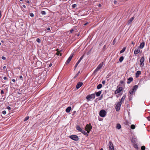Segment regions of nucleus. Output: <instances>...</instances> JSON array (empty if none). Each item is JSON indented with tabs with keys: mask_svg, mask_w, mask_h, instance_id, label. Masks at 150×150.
Wrapping results in <instances>:
<instances>
[{
	"mask_svg": "<svg viewBox=\"0 0 150 150\" xmlns=\"http://www.w3.org/2000/svg\"><path fill=\"white\" fill-rule=\"evenodd\" d=\"M146 147L145 146H142L141 147V149L142 150H145V149Z\"/></svg>",
	"mask_w": 150,
	"mask_h": 150,
	"instance_id": "obj_33",
	"label": "nucleus"
},
{
	"mask_svg": "<svg viewBox=\"0 0 150 150\" xmlns=\"http://www.w3.org/2000/svg\"><path fill=\"white\" fill-rule=\"evenodd\" d=\"M122 90V87H120L117 89L115 91V94H117L120 93Z\"/></svg>",
	"mask_w": 150,
	"mask_h": 150,
	"instance_id": "obj_10",
	"label": "nucleus"
},
{
	"mask_svg": "<svg viewBox=\"0 0 150 150\" xmlns=\"http://www.w3.org/2000/svg\"><path fill=\"white\" fill-rule=\"evenodd\" d=\"M122 104L119 102L115 106V109L117 111H118L120 110V106Z\"/></svg>",
	"mask_w": 150,
	"mask_h": 150,
	"instance_id": "obj_6",
	"label": "nucleus"
},
{
	"mask_svg": "<svg viewBox=\"0 0 150 150\" xmlns=\"http://www.w3.org/2000/svg\"><path fill=\"white\" fill-rule=\"evenodd\" d=\"M116 128L117 129H119L121 128V126L120 124L117 123V124Z\"/></svg>",
	"mask_w": 150,
	"mask_h": 150,
	"instance_id": "obj_23",
	"label": "nucleus"
},
{
	"mask_svg": "<svg viewBox=\"0 0 150 150\" xmlns=\"http://www.w3.org/2000/svg\"><path fill=\"white\" fill-rule=\"evenodd\" d=\"M73 31L74 30L73 29H71L70 30V32L71 33H72Z\"/></svg>",
	"mask_w": 150,
	"mask_h": 150,
	"instance_id": "obj_52",
	"label": "nucleus"
},
{
	"mask_svg": "<svg viewBox=\"0 0 150 150\" xmlns=\"http://www.w3.org/2000/svg\"><path fill=\"white\" fill-rule=\"evenodd\" d=\"M36 41L38 42V43H40L41 42V40L39 38L37 39Z\"/></svg>",
	"mask_w": 150,
	"mask_h": 150,
	"instance_id": "obj_35",
	"label": "nucleus"
},
{
	"mask_svg": "<svg viewBox=\"0 0 150 150\" xmlns=\"http://www.w3.org/2000/svg\"><path fill=\"white\" fill-rule=\"evenodd\" d=\"M88 22L86 23H85V24H84V25H86L88 24Z\"/></svg>",
	"mask_w": 150,
	"mask_h": 150,
	"instance_id": "obj_61",
	"label": "nucleus"
},
{
	"mask_svg": "<svg viewBox=\"0 0 150 150\" xmlns=\"http://www.w3.org/2000/svg\"><path fill=\"white\" fill-rule=\"evenodd\" d=\"M127 84L130 83L131 81H133V78L132 77H130L129 78L127 79Z\"/></svg>",
	"mask_w": 150,
	"mask_h": 150,
	"instance_id": "obj_12",
	"label": "nucleus"
},
{
	"mask_svg": "<svg viewBox=\"0 0 150 150\" xmlns=\"http://www.w3.org/2000/svg\"><path fill=\"white\" fill-rule=\"evenodd\" d=\"M103 65V62L100 63L97 67L95 69L93 72V74H96L97 72L102 67Z\"/></svg>",
	"mask_w": 150,
	"mask_h": 150,
	"instance_id": "obj_1",
	"label": "nucleus"
},
{
	"mask_svg": "<svg viewBox=\"0 0 150 150\" xmlns=\"http://www.w3.org/2000/svg\"><path fill=\"white\" fill-rule=\"evenodd\" d=\"M114 4H116L117 3V1H114Z\"/></svg>",
	"mask_w": 150,
	"mask_h": 150,
	"instance_id": "obj_58",
	"label": "nucleus"
},
{
	"mask_svg": "<svg viewBox=\"0 0 150 150\" xmlns=\"http://www.w3.org/2000/svg\"><path fill=\"white\" fill-rule=\"evenodd\" d=\"M81 132L83 134L86 136H88V132H86V131L83 130L82 131V132Z\"/></svg>",
	"mask_w": 150,
	"mask_h": 150,
	"instance_id": "obj_22",
	"label": "nucleus"
},
{
	"mask_svg": "<svg viewBox=\"0 0 150 150\" xmlns=\"http://www.w3.org/2000/svg\"><path fill=\"white\" fill-rule=\"evenodd\" d=\"M84 55H83L80 58V59L78 61H79L80 62H81V60L83 59V57Z\"/></svg>",
	"mask_w": 150,
	"mask_h": 150,
	"instance_id": "obj_37",
	"label": "nucleus"
},
{
	"mask_svg": "<svg viewBox=\"0 0 150 150\" xmlns=\"http://www.w3.org/2000/svg\"><path fill=\"white\" fill-rule=\"evenodd\" d=\"M140 50L139 48H136L134 51V54H138L140 52Z\"/></svg>",
	"mask_w": 150,
	"mask_h": 150,
	"instance_id": "obj_14",
	"label": "nucleus"
},
{
	"mask_svg": "<svg viewBox=\"0 0 150 150\" xmlns=\"http://www.w3.org/2000/svg\"><path fill=\"white\" fill-rule=\"evenodd\" d=\"M147 119L149 121H150V117L148 116L147 117Z\"/></svg>",
	"mask_w": 150,
	"mask_h": 150,
	"instance_id": "obj_46",
	"label": "nucleus"
},
{
	"mask_svg": "<svg viewBox=\"0 0 150 150\" xmlns=\"http://www.w3.org/2000/svg\"><path fill=\"white\" fill-rule=\"evenodd\" d=\"M115 39H114L113 40V45L115 43Z\"/></svg>",
	"mask_w": 150,
	"mask_h": 150,
	"instance_id": "obj_51",
	"label": "nucleus"
},
{
	"mask_svg": "<svg viewBox=\"0 0 150 150\" xmlns=\"http://www.w3.org/2000/svg\"><path fill=\"white\" fill-rule=\"evenodd\" d=\"M12 81L13 82H15V79H13L12 80Z\"/></svg>",
	"mask_w": 150,
	"mask_h": 150,
	"instance_id": "obj_59",
	"label": "nucleus"
},
{
	"mask_svg": "<svg viewBox=\"0 0 150 150\" xmlns=\"http://www.w3.org/2000/svg\"><path fill=\"white\" fill-rule=\"evenodd\" d=\"M73 56V54H71L69 57L68 59L67 60V61L66 62L65 64L66 65H67L71 61V59Z\"/></svg>",
	"mask_w": 150,
	"mask_h": 150,
	"instance_id": "obj_7",
	"label": "nucleus"
},
{
	"mask_svg": "<svg viewBox=\"0 0 150 150\" xmlns=\"http://www.w3.org/2000/svg\"><path fill=\"white\" fill-rule=\"evenodd\" d=\"M138 86L137 85H135L132 88V89L133 91H134L135 92L136 91V90L138 88Z\"/></svg>",
	"mask_w": 150,
	"mask_h": 150,
	"instance_id": "obj_17",
	"label": "nucleus"
},
{
	"mask_svg": "<svg viewBox=\"0 0 150 150\" xmlns=\"http://www.w3.org/2000/svg\"><path fill=\"white\" fill-rule=\"evenodd\" d=\"M100 150H103V149L102 148H101Z\"/></svg>",
	"mask_w": 150,
	"mask_h": 150,
	"instance_id": "obj_64",
	"label": "nucleus"
},
{
	"mask_svg": "<svg viewBox=\"0 0 150 150\" xmlns=\"http://www.w3.org/2000/svg\"><path fill=\"white\" fill-rule=\"evenodd\" d=\"M69 137L71 139L75 141H77L79 140L78 137L76 135H71Z\"/></svg>",
	"mask_w": 150,
	"mask_h": 150,
	"instance_id": "obj_5",
	"label": "nucleus"
},
{
	"mask_svg": "<svg viewBox=\"0 0 150 150\" xmlns=\"http://www.w3.org/2000/svg\"><path fill=\"white\" fill-rule=\"evenodd\" d=\"M120 83L121 84H123L124 83V81H120Z\"/></svg>",
	"mask_w": 150,
	"mask_h": 150,
	"instance_id": "obj_49",
	"label": "nucleus"
},
{
	"mask_svg": "<svg viewBox=\"0 0 150 150\" xmlns=\"http://www.w3.org/2000/svg\"><path fill=\"white\" fill-rule=\"evenodd\" d=\"M47 30H50V27H48L47 28Z\"/></svg>",
	"mask_w": 150,
	"mask_h": 150,
	"instance_id": "obj_57",
	"label": "nucleus"
},
{
	"mask_svg": "<svg viewBox=\"0 0 150 150\" xmlns=\"http://www.w3.org/2000/svg\"><path fill=\"white\" fill-rule=\"evenodd\" d=\"M41 14L43 15H45L46 14V12L45 11H42L41 12Z\"/></svg>",
	"mask_w": 150,
	"mask_h": 150,
	"instance_id": "obj_34",
	"label": "nucleus"
},
{
	"mask_svg": "<svg viewBox=\"0 0 150 150\" xmlns=\"http://www.w3.org/2000/svg\"><path fill=\"white\" fill-rule=\"evenodd\" d=\"M95 96L94 93L92 94L91 95H88L86 97V99L88 101L90 100L91 99H94L95 98Z\"/></svg>",
	"mask_w": 150,
	"mask_h": 150,
	"instance_id": "obj_3",
	"label": "nucleus"
},
{
	"mask_svg": "<svg viewBox=\"0 0 150 150\" xmlns=\"http://www.w3.org/2000/svg\"><path fill=\"white\" fill-rule=\"evenodd\" d=\"M56 51H57L56 54L57 55H59V54L62 51V50H60V51H59V49H58L56 50Z\"/></svg>",
	"mask_w": 150,
	"mask_h": 150,
	"instance_id": "obj_26",
	"label": "nucleus"
},
{
	"mask_svg": "<svg viewBox=\"0 0 150 150\" xmlns=\"http://www.w3.org/2000/svg\"><path fill=\"white\" fill-rule=\"evenodd\" d=\"M129 100H132V97L131 96V95H129Z\"/></svg>",
	"mask_w": 150,
	"mask_h": 150,
	"instance_id": "obj_39",
	"label": "nucleus"
},
{
	"mask_svg": "<svg viewBox=\"0 0 150 150\" xmlns=\"http://www.w3.org/2000/svg\"><path fill=\"white\" fill-rule=\"evenodd\" d=\"M102 93L101 91H99L98 92H95V93L97 96H99Z\"/></svg>",
	"mask_w": 150,
	"mask_h": 150,
	"instance_id": "obj_19",
	"label": "nucleus"
},
{
	"mask_svg": "<svg viewBox=\"0 0 150 150\" xmlns=\"http://www.w3.org/2000/svg\"><path fill=\"white\" fill-rule=\"evenodd\" d=\"M52 64L50 63V64H49V67H51L52 66Z\"/></svg>",
	"mask_w": 150,
	"mask_h": 150,
	"instance_id": "obj_55",
	"label": "nucleus"
},
{
	"mask_svg": "<svg viewBox=\"0 0 150 150\" xmlns=\"http://www.w3.org/2000/svg\"><path fill=\"white\" fill-rule=\"evenodd\" d=\"M29 117L28 116L26 117L24 120V121H27L29 119Z\"/></svg>",
	"mask_w": 150,
	"mask_h": 150,
	"instance_id": "obj_36",
	"label": "nucleus"
},
{
	"mask_svg": "<svg viewBox=\"0 0 150 150\" xmlns=\"http://www.w3.org/2000/svg\"><path fill=\"white\" fill-rule=\"evenodd\" d=\"M6 68V67L5 66H4L3 67V69H4Z\"/></svg>",
	"mask_w": 150,
	"mask_h": 150,
	"instance_id": "obj_60",
	"label": "nucleus"
},
{
	"mask_svg": "<svg viewBox=\"0 0 150 150\" xmlns=\"http://www.w3.org/2000/svg\"><path fill=\"white\" fill-rule=\"evenodd\" d=\"M92 127L91 125V124L89 125L87 124L85 127V130L87 131L88 133H89L92 129Z\"/></svg>",
	"mask_w": 150,
	"mask_h": 150,
	"instance_id": "obj_2",
	"label": "nucleus"
},
{
	"mask_svg": "<svg viewBox=\"0 0 150 150\" xmlns=\"http://www.w3.org/2000/svg\"><path fill=\"white\" fill-rule=\"evenodd\" d=\"M126 97V95L125 94H124V96L121 98L120 101L119 102H120V103L122 104V102L124 101Z\"/></svg>",
	"mask_w": 150,
	"mask_h": 150,
	"instance_id": "obj_13",
	"label": "nucleus"
},
{
	"mask_svg": "<svg viewBox=\"0 0 150 150\" xmlns=\"http://www.w3.org/2000/svg\"><path fill=\"white\" fill-rule=\"evenodd\" d=\"M30 16L31 17H33L34 16V14L33 13H31L30 14Z\"/></svg>",
	"mask_w": 150,
	"mask_h": 150,
	"instance_id": "obj_40",
	"label": "nucleus"
},
{
	"mask_svg": "<svg viewBox=\"0 0 150 150\" xmlns=\"http://www.w3.org/2000/svg\"><path fill=\"white\" fill-rule=\"evenodd\" d=\"M22 6L23 7L25 8H26V6L25 5H22Z\"/></svg>",
	"mask_w": 150,
	"mask_h": 150,
	"instance_id": "obj_53",
	"label": "nucleus"
},
{
	"mask_svg": "<svg viewBox=\"0 0 150 150\" xmlns=\"http://www.w3.org/2000/svg\"><path fill=\"white\" fill-rule=\"evenodd\" d=\"M98 6H99V7H100V6H101V4H99V5Z\"/></svg>",
	"mask_w": 150,
	"mask_h": 150,
	"instance_id": "obj_63",
	"label": "nucleus"
},
{
	"mask_svg": "<svg viewBox=\"0 0 150 150\" xmlns=\"http://www.w3.org/2000/svg\"><path fill=\"white\" fill-rule=\"evenodd\" d=\"M106 46L105 45H104V46L103 47V50H104L106 48Z\"/></svg>",
	"mask_w": 150,
	"mask_h": 150,
	"instance_id": "obj_43",
	"label": "nucleus"
},
{
	"mask_svg": "<svg viewBox=\"0 0 150 150\" xmlns=\"http://www.w3.org/2000/svg\"><path fill=\"white\" fill-rule=\"evenodd\" d=\"M4 91L3 90H2L1 91V94H4Z\"/></svg>",
	"mask_w": 150,
	"mask_h": 150,
	"instance_id": "obj_45",
	"label": "nucleus"
},
{
	"mask_svg": "<svg viewBox=\"0 0 150 150\" xmlns=\"http://www.w3.org/2000/svg\"><path fill=\"white\" fill-rule=\"evenodd\" d=\"M23 76H19V78L20 79H23Z\"/></svg>",
	"mask_w": 150,
	"mask_h": 150,
	"instance_id": "obj_48",
	"label": "nucleus"
},
{
	"mask_svg": "<svg viewBox=\"0 0 150 150\" xmlns=\"http://www.w3.org/2000/svg\"><path fill=\"white\" fill-rule=\"evenodd\" d=\"M145 43L144 42H142L140 45L139 47L141 49H142L144 46Z\"/></svg>",
	"mask_w": 150,
	"mask_h": 150,
	"instance_id": "obj_21",
	"label": "nucleus"
},
{
	"mask_svg": "<svg viewBox=\"0 0 150 150\" xmlns=\"http://www.w3.org/2000/svg\"><path fill=\"white\" fill-rule=\"evenodd\" d=\"M2 59L3 60H5L6 59V58L5 57L3 56L1 57Z\"/></svg>",
	"mask_w": 150,
	"mask_h": 150,
	"instance_id": "obj_42",
	"label": "nucleus"
},
{
	"mask_svg": "<svg viewBox=\"0 0 150 150\" xmlns=\"http://www.w3.org/2000/svg\"><path fill=\"white\" fill-rule=\"evenodd\" d=\"M102 87V85L101 84H100L98 85L97 87V88L98 89H99L101 88Z\"/></svg>",
	"mask_w": 150,
	"mask_h": 150,
	"instance_id": "obj_25",
	"label": "nucleus"
},
{
	"mask_svg": "<svg viewBox=\"0 0 150 150\" xmlns=\"http://www.w3.org/2000/svg\"><path fill=\"white\" fill-rule=\"evenodd\" d=\"M26 2L27 3H28V4H29L30 3V1H29L28 0H27L26 1Z\"/></svg>",
	"mask_w": 150,
	"mask_h": 150,
	"instance_id": "obj_56",
	"label": "nucleus"
},
{
	"mask_svg": "<svg viewBox=\"0 0 150 150\" xmlns=\"http://www.w3.org/2000/svg\"><path fill=\"white\" fill-rule=\"evenodd\" d=\"M1 11H0V18H1Z\"/></svg>",
	"mask_w": 150,
	"mask_h": 150,
	"instance_id": "obj_54",
	"label": "nucleus"
},
{
	"mask_svg": "<svg viewBox=\"0 0 150 150\" xmlns=\"http://www.w3.org/2000/svg\"><path fill=\"white\" fill-rule=\"evenodd\" d=\"M132 44L134 45V42H133V41H132Z\"/></svg>",
	"mask_w": 150,
	"mask_h": 150,
	"instance_id": "obj_62",
	"label": "nucleus"
},
{
	"mask_svg": "<svg viewBox=\"0 0 150 150\" xmlns=\"http://www.w3.org/2000/svg\"><path fill=\"white\" fill-rule=\"evenodd\" d=\"M133 146L134 148L136 149H139L138 146L137 144H133Z\"/></svg>",
	"mask_w": 150,
	"mask_h": 150,
	"instance_id": "obj_29",
	"label": "nucleus"
},
{
	"mask_svg": "<svg viewBox=\"0 0 150 150\" xmlns=\"http://www.w3.org/2000/svg\"><path fill=\"white\" fill-rule=\"evenodd\" d=\"M7 108L8 110H10L11 109V108L9 106H8Z\"/></svg>",
	"mask_w": 150,
	"mask_h": 150,
	"instance_id": "obj_47",
	"label": "nucleus"
},
{
	"mask_svg": "<svg viewBox=\"0 0 150 150\" xmlns=\"http://www.w3.org/2000/svg\"><path fill=\"white\" fill-rule=\"evenodd\" d=\"M80 62L79 61H78V62H77L75 66V68L76 69V67H77V66L78 65V64Z\"/></svg>",
	"mask_w": 150,
	"mask_h": 150,
	"instance_id": "obj_30",
	"label": "nucleus"
},
{
	"mask_svg": "<svg viewBox=\"0 0 150 150\" xmlns=\"http://www.w3.org/2000/svg\"><path fill=\"white\" fill-rule=\"evenodd\" d=\"M124 57L123 56L121 57L119 59V60L120 62H121L123 60Z\"/></svg>",
	"mask_w": 150,
	"mask_h": 150,
	"instance_id": "obj_28",
	"label": "nucleus"
},
{
	"mask_svg": "<svg viewBox=\"0 0 150 150\" xmlns=\"http://www.w3.org/2000/svg\"><path fill=\"white\" fill-rule=\"evenodd\" d=\"M83 83L81 82H79L76 86V88L77 89L79 88L83 85Z\"/></svg>",
	"mask_w": 150,
	"mask_h": 150,
	"instance_id": "obj_11",
	"label": "nucleus"
},
{
	"mask_svg": "<svg viewBox=\"0 0 150 150\" xmlns=\"http://www.w3.org/2000/svg\"><path fill=\"white\" fill-rule=\"evenodd\" d=\"M80 73V71H79L74 76V78L75 79L76 77H77V76H78L79 74V73Z\"/></svg>",
	"mask_w": 150,
	"mask_h": 150,
	"instance_id": "obj_32",
	"label": "nucleus"
},
{
	"mask_svg": "<svg viewBox=\"0 0 150 150\" xmlns=\"http://www.w3.org/2000/svg\"><path fill=\"white\" fill-rule=\"evenodd\" d=\"M114 148L113 144L110 141L109 142V150H113Z\"/></svg>",
	"mask_w": 150,
	"mask_h": 150,
	"instance_id": "obj_9",
	"label": "nucleus"
},
{
	"mask_svg": "<svg viewBox=\"0 0 150 150\" xmlns=\"http://www.w3.org/2000/svg\"><path fill=\"white\" fill-rule=\"evenodd\" d=\"M106 114V112L104 110H102L99 112V115L100 117H103L105 116Z\"/></svg>",
	"mask_w": 150,
	"mask_h": 150,
	"instance_id": "obj_4",
	"label": "nucleus"
},
{
	"mask_svg": "<svg viewBox=\"0 0 150 150\" xmlns=\"http://www.w3.org/2000/svg\"><path fill=\"white\" fill-rule=\"evenodd\" d=\"M144 57L143 56L141 57V58L140 59V67H142L143 66L144 64Z\"/></svg>",
	"mask_w": 150,
	"mask_h": 150,
	"instance_id": "obj_8",
	"label": "nucleus"
},
{
	"mask_svg": "<svg viewBox=\"0 0 150 150\" xmlns=\"http://www.w3.org/2000/svg\"><path fill=\"white\" fill-rule=\"evenodd\" d=\"M135 91H133L132 89L130 90L129 91V93L131 95H133L134 93H135Z\"/></svg>",
	"mask_w": 150,
	"mask_h": 150,
	"instance_id": "obj_24",
	"label": "nucleus"
},
{
	"mask_svg": "<svg viewBox=\"0 0 150 150\" xmlns=\"http://www.w3.org/2000/svg\"><path fill=\"white\" fill-rule=\"evenodd\" d=\"M71 107H68L66 109V112L67 113L69 112H70V110H71Z\"/></svg>",
	"mask_w": 150,
	"mask_h": 150,
	"instance_id": "obj_16",
	"label": "nucleus"
},
{
	"mask_svg": "<svg viewBox=\"0 0 150 150\" xmlns=\"http://www.w3.org/2000/svg\"><path fill=\"white\" fill-rule=\"evenodd\" d=\"M76 6H77V5H76V4H73V5H72V8H75V7H76Z\"/></svg>",
	"mask_w": 150,
	"mask_h": 150,
	"instance_id": "obj_38",
	"label": "nucleus"
},
{
	"mask_svg": "<svg viewBox=\"0 0 150 150\" xmlns=\"http://www.w3.org/2000/svg\"><path fill=\"white\" fill-rule=\"evenodd\" d=\"M141 74V71H137L136 74V77H138Z\"/></svg>",
	"mask_w": 150,
	"mask_h": 150,
	"instance_id": "obj_20",
	"label": "nucleus"
},
{
	"mask_svg": "<svg viewBox=\"0 0 150 150\" xmlns=\"http://www.w3.org/2000/svg\"><path fill=\"white\" fill-rule=\"evenodd\" d=\"M4 80H6L7 79V77L6 76H4Z\"/></svg>",
	"mask_w": 150,
	"mask_h": 150,
	"instance_id": "obj_50",
	"label": "nucleus"
},
{
	"mask_svg": "<svg viewBox=\"0 0 150 150\" xmlns=\"http://www.w3.org/2000/svg\"><path fill=\"white\" fill-rule=\"evenodd\" d=\"M76 128L77 130L80 132H82V131L83 130V129H81L80 126L78 125H76Z\"/></svg>",
	"mask_w": 150,
	"mask_h": 150,
	"instance_id": "obj_15",
	"label": "nucleus"
},
{
	"mask_svg": "<svg viewBox=\"0 0 150 150\" xmlns=\"http://www.w3.org/2000/svg\"><path fill=\"white\" fill-rule=\"evenodd\" d=\"M105 81L104 80L102 81V83L103 84L105 85Z\"/></svg>",
	"mask_w": 150,
	"mask_h": 150,
	"instance_id": "obj_44",
	"label": "nucleus"
},
{
	"mask_svg": "<svg viewBox=\"0 0 150 150\" xmlns=\"http://www.w3.org/2000/svg\"><path fill=\"white\" fill-rule=\"evenodd\" d=\"M2 112L4 115H5L6 113V111L5 110H4L2 111Z\"/></svg>",
	"mask_w": 150,
	"mask_h": 150,
	"instance_id": "obj_41",
	"label": "nucleus"
},
{
	"mask_svg": "<svg viewBox=\"0 0 150 150\" xmlns=\"http://www.w3.org/2000/svg\"><path fill=\"white\" fill-rule=\"evenodd\" d=\"M135 128V126L134 125H132L131 126V128L132 129H134Z\"/></svg>",
	"mask_w": 150,
	"mask_h": 150,
	"instance_id": "obj_31",
	"label": "nucleus"
},
{
	"mask_svg": "<svg viewBox=\"0 0 150 150\" xmlns=\"http://www.w3.org/2000/svg\"><path fill=\"white\" fill-rule=\"evenodd\" d=\"M126 49V48L125 47H124L122 49V50H121L120 51V53H123V52H125V51Z\"/></svg>",
	"mask_w": 150,
	"mask_h": 150,
	"instance_id": "obj_27",
	"label": "nucleus"
},
{
	"mask_svg": "<svg viewBox=\"0 0 150 150\" xmlns=\"http://www.w3.org/2000/svg\"><path fill=\"white\" fill-rule=\"evenodd\" d=\"M134 17H132V18H130L128 21V24H130L132 23L133 20L134 19Z\"/></svg>",
	"mask_w": 150,
	"mask_h": 150,
	"instance_id": "obj_18",
	"label": "nucleus"
}]
</instances>
